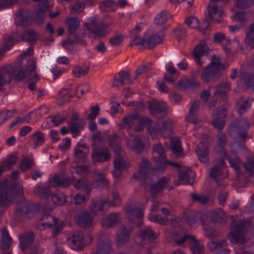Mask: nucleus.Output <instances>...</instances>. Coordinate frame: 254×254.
Segmentation results:
<instances>
[{
    "mask_svg": "<svg viewBox=\"0 0 254 254\" xmlns=\"http://www.w3.org/2000/svg\"><path fill=\"white\" fill-rule=\"evenodd\" d=\"M33 163V161L32 159L24 158L19 164V168L22 172H24L31 167Z\"/></svg>",
    "mask_w": 254,
    "mask_h": 254,
    "instance_id": "0e129e2a",
    "label": "nucleus"
},
{
    "mask_svg": "<svg viewBox=\"0 0 254 254\" xmlns=\"http://www.w3.org/2000/svg\"><path fill=\"white\" fill-rule=\"evenodd\" d=\"M240 78L247 86H254V73L248 72L242 73Z\"/></svg>",
    "mask_w": 254,
    "mask_h": 254,
    "instance_id": "09e8293b",
    "label": "nucleus"
},
{
    "mask_svg": "<svg viewBox=\"0 0 254 254\" xmlns=\"http://www.w3.org/2000/svg\"><path fill=\"white\" fill-rule=\"evenodd\" d=\"M121 215L118 213H113L103 218L101 224L103 227L109 229L116 227L118 222L120 220Z\"/></svg>",
    "mask_w": 254,
    "mask_h": 254,
    "instance_id": "393cba45",
    "label": "nucleus"
},
{
    "mask_svg": "<svg viewBox=\"0 0 254 254\" xmlns=\"http://www.w3.org/2000/svg\"><path fill=\"white\" fill-rule=\"evenodd\" d=\"M66 25L68 28V34L71 36L79 27L80 21L77 17H69L66 20Z\"/></svg>",
    "mask_w": 254,
    "mask_h": 254,
    "instance_id": "4c0bfd02",
    "label": "nucleus"
},
{
    "mask_svg": "<svg viewBox=\"0 0 254 254\" xmlns=\"http://www.w3.org/2000/svg\"><path fill=\"white\" fill-rule=\"evenodd\" d=\"M221 167L219 166H214L212 169L210 173V177L215 179L216 183L218 184V185H222V184L224 183V181L222 180H219V181L217 180L219 176H221Z\"/></svg>",
    "mask_w": 254,
    "mask_h": 254,
    "instance_id": "680f3d73",
    "label": "nucleus"
},
{
    "mask_svg": "<svg viewBox=\"0 0 254 254\" xmlns=\"http://www.w3.org/2000/svg\"><path fill=\"white\" fill-rule=\"evenodd\" d=\"M34 235L30 232L27 235L23 236L20 241V246L22 250L27 249L33 243Z\"/></svg>",
    "mask_w": 254,
    "mask_h": 254,
    "instance_id": "37998d69",
    "label": "nucleus"
},
{
    "mask_svg": "<svg viewBox=\"0 0 254 254\" xmlns=\"http://www.w3.org/2000/svg\"><path fill=\"white\" fill-rule=\"evenodd\" d=\"M227 242L225 240L220 241H212L208 243V246L211 252H221L226 249Z\"/></svg>",
    "mask_w": 254,
    "mask_h": 254,
    "instance_id": "c9c22d12",
    "label": "nucleus"
},
{
    "mask_svg": "<svg viewBox=\"0 0 254 254\" xmlns=\"http://www.w3.org/2000/svg\"><path fill=\"white\" fill-rule=\"evenodd\" d=\"M224 70V64L220 62L218 57L214 56L210 64L202 69L201 78L204 82L208 83L216 80Z\"/></svg>",
    "mask_w": 254,
    "mask_h": 254,
    "instance_id": "f03ea898",
    "label": "nucleus"
},
{
    "mask_svg": "<svg viewBox=\"0 0 254 254\" xmlns=\"http://www.w3.org/2000/svg\"><path fill=\"white\" fill-rule=\"evenodd\" d=\"M84 25L89 31L88 37H92L95 40L100 39L109 34V32L107 29L110 24L100 22L98 17H91L90 20Z\"/></svg>",
    "mask_w": 254,
    "mask_h": 254,
    "instance_id": "7ed1b4c3",
    "label": "nucleus"
},
{
    "mask_svg": "<svg viewBox=\"0 0 254 254\" xmlns=\"http://www.w3.org/2000/svg\"><path fill=\"white\" fill-rule=\"evenodd\" d=\"M85 6V3L84 0L76 2L71 7L70 9V13L72 14H77L82 12Z\"/></svg>",
    "mask_w": 254,
    "mask_h": 254,
    "instance_id": "6e6d98bb",
    "label": "nucleus"
},
{
    "mask_svg": "<svg viewBox=\"0 0 254 254\" xmlns=\"http://www.w3.org/2000/svg\"><path fill=\"white\" fill-rule=\"evenodd\" d=\"M194 173L189 168L182 170L178 173L179 181L181 184L191 185L194 182Z\"/></svg>",
    "mask_w": 254,
    "mask_h": 254,
    "instance_id": "a878e982",
    "label": "nucleus"
},
{
    "mask_svg": "<svg viewBox=\"0 0 254 254\" xmlns=\"http://www.w3.org/2000/svg\"><path fill=\"white\" fill-rule=\"evenodd\" d=\"M190 197L194 201L199 202L201 204H205L207 203L208 201V197L203 194L191 193Z\"/></svg>",
    "mask_w": 254,
    "mask_h": 254,
    "instance_id": "69168bd1",
    "label": "nucleus"
},
{
    "mask_svg": "<svg viewBox=\"0 0 254 254\" xmlns=\"http://www.w3.org/2000/svg\"><path fill=\"white\" fill-rule=\"evenodd\" d=\"M126 81L127 84L132 82L130 79L129 74L126 71H121L118 72L114 77L113 85L115 87H120L123 86Z\"/></svg>",
    "mask_w": 254,
    "mask_h": 254,
    "instance_id": "c85d7f7f",
    "label": "nucleus"
},
{
    "mask_svg": "<svg viewBox=\"0 0 254 254\" xmlns=\"http://www.w3.org/2000/svg\"><path fill=\"white\" fill-rule=\"evenodd\" d=\"M199 86V83L194 79H188L186 80H181L178 82L180 89L183 90L197 87Z\"/></svg>",
    "mask_w": 254,
    "mask_h": 254,
    "instance_id": "79ce46f5",
    "label": "nucleus"
},
{
    "mask_svg": "<svg viewBox=\"0 0 254 254\" xmlns=\"http://www.w3.org/2000/svg\"><path fill=\"white\" fill-rule=\"evenodd\" d=\"M15 20L17 24L22 27L29 26L33 22L31 12L26 9H21L17 12Z\"/></svg>",
    "mask_w": 254,
    "mask_h": 254,
    "instance_id": "9d476101",
    "label": "nucleus"
},
{
    "mask_svg": "<svg viewBox=\"0 0 254 254\" xmlns=\"http://www.w3.org/2000/svg\"><path fill=\"white\" fill-rule=\"evenodd\" d=\"M190 248L193 254H202L203 253V246L200 245L195 238L193 239Z\"/></svg>",
    "mask_w": 254,
    "mask_h": 254,
    "instance_id": "864d4df0",
    "label": "nucleus"
},
{
    "mask_svg": "<svg viewBox=\"0 0 254 254\" xmlns=\"http://www.w3.org/2000/svg\"><path fill=\"white\" fill-rule=\"evenodd\" d=\"M112 250L111 242L107 240L106 242L100 241L97 246L95 251L91 254H110Z\"/></svg>",
    "mask_w": 254,
    "mask_h": 254,
    "instance_id": "2f4dec72",
    "label": "nucleus"
},
{
    "mask_svg": "<svg viewBox=\"0 0 254 254\" xmlns=\"http://www.w3.org/2000/svg\"><path fill=\"white\" fill-rule=\"evenodd\" d=\"M158 173V172L155 173L150 172L146 174L145 176L136 179L143 180L145 187L147 188V186H149V192L151 194L155 195L162 192L166 188L169 182L166 177H163L157 183H153V180L151 177V175H156Z\"/></svg>",
    "mask_w": 254,
    "mask_h": 254,
    "instance_id": "20e7f679",
    "label": "nucleus"
},
{
    "mask_svg": "<svg viewBox=\"0 0 254 254\" xmlns=\"http://www.w3.org/2000/svg\"><path fill=\"white\" fill-rule=\"evenodd\" d=\"M17 153L14 152L9 155L6 160L0 162V164H2L6 170H9L16 164L18 158L17 156Z\"/></svg>",
    "mask_w": 254,
    "mask_h": 254,
    "instance_id": "a18cd8bd",
    "label": "nucleus"
},
{
    "mask_svg": "<svg viewBox=\"0 0 254 254\" xmlns=\"http://www.w3.org/2000/svg\"><path fill=\"white\" fill-rule=\"evenodd\" d=\"M36 63L33 60H30L29 63L28 69V79L30 81L28 88L30 90H34L36 87V82L39 80L38 75L35 71Z\"/></svg>",
    "mask_w": 254,
    "mask_h": 254,
    "instance_id": "dca6fc26",
    "label": "nucleus"
},
{
    "mask_svg": "<svg viewBox=\"0 0 254 254\" xmlns=\"http://www.w3.org/2000/svg\"><path fill=\"white\" fill-rule=\"evenodd\" d=\"M72 247L74 250H80L85 246V236L82 232L74 233L70 238Z\"/></svg>",
    "mask_w": 254,
    "mask_h": 254,
    "instance_id": "bb28decb",
    "label": "nucleus"
},
{
    "mask_svg": "<svg viewBox=\"0 0 254 254\" xmlns=\"http://www.w3.org/2000/svg\"><path fill=\"white\" fill-rule=\"evenodd\" d=\"M12 70L10 68L4 67L0 70V89L6 83L11 81Z\"/></svg>",
    "mask_w": 254,
    "mask_h": 254,
    "instance_id": "e433bc0d",
    "label": "nucleus"
},
{
    "mask_svg": "<svg viewBox=\"0 0 254 254\" xmlns=\"http://www.w3.org/2000/svg\"><path fill=\"white\" fill-rule=\"evenodd\" d=\"M209 18L214 22H219L222 20V11L220 8L213 3H210L207 6Z\"/></svg>",
    "mask_w": 254,
    "mask_h": 254,
    "instance_id": "412c9836",
    "label": "nucleus"
},
{
    "mask_svg": "<svg viewBox=\"0 0 254 254\" xmlns=\"http://www.w3.org/2000/svg\"><path fill=\"white\" fill-rule=\"evenodd\" d=\"M74 154L76 160L84 163L87 160L88 153L79 148H75Z\"/></svg>",
    "mask_w": 254,
    "mask_h": 254,
    "instance_id": "bf43d9fd",
    "label": "nucleus"
},
{
    "mask_svg": "<svg viewBox=\"0 0 254 254\" xmlns=\"http://www.w3.org/2000/svg\"><path fill=\"white\" fill-rule=\"evenodd\" d=\"M229 133L231 135L236 133L238 138L242 141H245L250 138L248 134V129L250 123L247 120L235 121L230 125Z\"/></svg>",
    "mask_w": 254,
    "mask_h": 254,
    "instance_id": "423d86ee",
    "label": "nucleus"
},
{
    "mask_svg": "<svg viewBox=\"0 0 254 254\" xmlns=\"http://www.w3.org/2000/svg\"><path fill=\"white\" fill-rule=\"evenodd\" d=\"M89 70V67L82 69L80 65H75L72 70V73L75 77L80 78L86 75Z\"/></svg>",
    "mask_w": 254,
    "mask_h": 254,
    "instance_id": "4d7b16f0",
    "label": "nucleus"
},
{
    "mask_svg": "<svg viewBox=\"0 0 254 254\" xmlns=\"http://www.w3.org/2000/svg\"><path fill=\"white\" fill-rule=\"evenodd\" d=\"M34 192L41 198H47L51 195L49 187L47 184L38 185L34 189Z\"/></svg>",
    "mask_w": 254,
    "mask_h": 254,
    "instance_id": "72a5a7b5",
    "label": "nucleus"
},
{
    "mask_svg": "<svg viewBox=\"0 0 254 254\" xmlns=\"http://www.w3.org/2000/svg\"><path fill=\"white\" fill-rule=\"evenodd\" d=\"M31 60L27 61L26 65L25 70H23L22 66L21 63H19L18 65L14 66H8L7 68H10L12 70V76H11V80L14 78L17 81H20L23 80L25 77H28L27 71L29 68V63Z\"/></svg>",
    "mask_w": 254,
    "mask_h": 254,
    "instance_id": "f3484780",
    "label": "nucleus"
},
{
    "mask_svg": "<svg viewBox=\"0 0 254 254\" xmlns=\"http://www.w3.org/2000/svg\"><path fill=\"white\" fill-rule=\"evenodd\" d=\"M23 40L35 43L37 41V33L33 29H29L23 36Z\"/></svg>",
    "mask_w": 254,
    "mask_h": 254,
    "instance_id": "052dcab7",
    "label": "nucleus"
},
{
    "mask_svg": "<svg viewBox=\"0 0 254 254\" xmlns=\"http://www.w3.org/2000/svg\"><path fill=\"white\" fill-rule=\"evenodd\" d=\"M69 128L72 134L76 135L79 134L85 125L84 119L79 118L77 113H73L72 115L70 122L68 123Z\"/></svg>",
    "mask_w": 254,
    "mask_h": 254,
    "instance_id": "ddd939ff",
    "label": "nucleus"
},
{
    "mask_svg": "<svg viewBox=\"0 0 254 254\" xmlns=\"http://www.w3.org/2000/svg\"><path fill=\"white\" fill-rule=\"evenodd\" d=\"M173 127V121L171 119H168L163 121L162 123V128L160 130V133L162 136L164 137H169L172 132Z\"/></svg>",
    "mask_w": 254,
    "mask_h": 254,
    "instance_id": "ea45409f",
    "label": "nucleus"
},
{
    "mask_svg": "<svg viewBox=\"0 0 254 254\" xmlns=\"http://www.w3.org/2000/svg\"><path fill=\"white\" fill-rule=\"evenodd\" d=\"M42 220L45 221L43 224L45 226H47L49 228L55 226L52 232L54 237L59 235L62 229V226L58 224V219L57 218L50 215H45L42 218Z\"/></svg>",
    "mask_w": 254,
    "mask_h": 254,
    "instance_id": "6ab92c4d",
    "label": "nucleus"
},
{
    "mask_svg": "<svg viewBox=\"0 0 254 254\" xmlns=\"http://www.w3.org/2000/svg\"><path fill=\"white\" fill-rule=\"evenodd\" d=\"M32 140L36 146H40L45 142V135L40 131H36L32 135Z\"/></svg>",
    "mask_w": 254,
    "mask_h": 254,
    "instance_id": "5fc2aeb1",
    "label": "nucleus"
},
{
    "mask_svg": "<svg viewBox=\"0 0 254 254\" xmlns=\"http://www.w3.org/2000/svg\"><path fill=\"white\" fill-rule=\"evenodd\" d=\"M127 144L131 150L137 153L141 152L145 147L140 136H135L132 140H127Z\"/></svg>",
    "mask_w": 254,
    "mask_h": 254,
    "instance_id": "c756f323",
    "label": "nucleus"
},
{
    "mask_svg": "<svg viewBox=\"0 0 254 254\" xmlns=\"http://www.w3.org/2000/svg\"><path fill=\"white\" fill-rule=\"evenodd\" d=\"M74 187L76 189H84L87 192H90L91 190V183L85 179L77 180L74 184Z\"/></svg>",
    "mask_w": 254,
    "mask_h": 254,
    "instance_id": "8fccbe9b",
    "label": "nucleus"
},
{
    "mask_svg": "<svg viewBox=\"0 0 254 254\" xmlns=\"http://www.w3.org/2000/svg\"><path fill=\"white\" fill-rule=\"evenodd\" d=\"M14 199L13 189L12 190L6 189L4 192L0 193V207L7 208L13 203Z\"/></svg>",
    "mask_w": 254,
    "mask_h": 254,
    "instance_id": "5701e85b",
    "label": "nucleus"
},
{
    "mask_svg": "<svg viewBox=\"0 0 254 254\" xmlns=\"http://www.w3.org/2000/svg\"><path fill=\"white\" fill-rule=\"evenodd\" d=\"M75 221L80 227L86 228H89L93 222L90 214L86 211L78 213L75 217Z\"/></svg>",
    "mask_w": 254,
    "mask_h": 254,
    "instance_id": "aec40b11",
    "label": "nucleus"
},
{
    "mask_svg": "<svg viewBox=\"0 0 254 254\" xmlns=\"http://www.w3.org/2000/svg\"><path fill=\"white\" fill-rule=\"evenodd\" d=\"M164 35L163 33H156L150 36L147 40H145V43H146L148 49H152L155 46L163 41Z\"/></svg>",
    "mask_w": 254,
    "mask_h": 254,
    "instance_id": "58836bf2",
    "label": "nucleus"
},
{
    "mask_svg": "<svg viewBox=\"0 0 254 254\" xmlns=\"http://www.w3.org/2000/svg\"><path fill=\"white\" fill-rule=\"evenodd\" d=\"M249 226L250 222L246 220L232 222L231 230L228 236V238L231 243H243L242 233L247 231Z\"/></svg>",
    "mask_w": 254,
    "mask_h": 254,
    "instance_id": "39448f33",
    "label": "nucleus"
},
{
    "mask_svg": "<svg viewBox=\"0 0 254 254\" xmlns=\"http://www.w3.org/2000/svg\"><path fill=\"white\" fill-rule=\"evenodd\" d=\"M254 4V0H237L236 6L240 9H245Z\"/></svg>",
    "mask_w": 254,
    "mask_h": 254,
    "instance_id": "774afa93",
    "label": "nucleus"
},
{
    "mask_svg": "<svg viewBox=\"0 0 254 254\" xmlns=\"http://www.w3.org/2000/svg\"><path fill=\"white\" fill-rule=\"evenodd\" d=\"M158 235L155 233L150 227H145L140 230L138 237L142 242H148L150 248L154 247V242Z\"/></svg>",
    "mask_w": 254,
    "mask_h": 254,
    "instance_id": "4468645a",
    "label": "nucleus"
},
{
    "mask_svg": "<svg viewBox=\"0 0 254 254\" xmlns=\"http://www.w3.org/2000/svg\"><path fill=\"white\" fill-rule=\"evenodd\" d=\"M140 31L141 28L138 26H136L135 27L130 31L132 41L130 44V46H131L133 44L136 46H143L144 45L145 39L144 38H139Z\"/></svg>",
    "mask_w": 254,
    "mask_h": 254,
    "instance_id": "f704fd0d",
    "label": "nucleus"
},
{
    "mask_svg": "<svg viewBox=\"0 0 254 254\" xmlns=\"http://www.w3.org/2000/svg\"><path fill=\"white\" fill-rule=\"evenodd\" d=\"M167 154L165 148L160 143L154 144L152 146V161L156 166L151 167L147 159H143L138 171L132 176L133 179H139L145 176L147 173H155L158 169H163L165 163L167 162Z\"/></svg>",
    "mask_w": 254,
    "mask_h": 254,
    "instance_id": "f257e3e1",
    "label": "nucleus"
},
{
    "mask_svg": "<svg viewBox=\"0 0 254 254\" xmlns=\"http://www.w3.org/2000/svg\"><path fill=\"white\" fill-rule=\"evenodd\" d=\"M124 38V37L123 35L117 34L109 38V42L112 46H118L123 42Z\"/></svg>",
    "mask_w": 254,
    "mask_h": 254,
    "instance_id": "338daca9",
    "label": "nucleus"
},
{
    "mask_svg": "<svg viewBox=\"0 0 254 254\" xmlns=\"http://www.w3.org/2000/svg\"><path fill=\"white\" fill-rule=\"evenodd\" d=\"M108 141L111 147L114 149V151L117 155H120L121 148L120 147L121 137L118 134L114 133L109 136Z\"/></svg>",
    "mask_w": 254,
    "mask_h": 254,
    "instance_id": "7c9ffc66",
    "label": "nucleus"
},
{
    "mask_svg": "<svg viewBox=\"0 0 254 254\" xmlns=\"http://www.w3.org/2000/svg\"><path fill=\"white\" fill-rule=\"evenodd\" d=\"M148 109L151 115L158 120L162 118L167 114V108L163 103L158 102H149Z\"/></svg>",
    "mask_w": 254,
    "mask_h": 254,
    "instance_id": "9b49d317",
    "label": "nucleus"
},
{
    "mask_svg": "<svg viewBox=\"0 0 254 254\" xmlns=\"http://www.w3.org/2000/svg\"><path fill=\"white\" fill-rule=\"evenodd\" d=\"M170 148L175 154L179 155L183 150L180 140L176 138H172L170 142Z\"/></svg>",
    "mask_w": 254,
    "mask_h": 254,
    "instance_id": "3c124183",
    "label": "nucleus"
},
{
    "mask_svg": "<svg viewBox=\"0 0 254 254\" xmlns=\"http://www.w3.org/2000/svg\"><path fill=\"white\" fill-rule=\"evenodd\" d=\"M196 153L199 161L203 163L209 162V149L205 143L201 142L198 144L195 149Z\"/></svg>",
    "mask_w": 254,
    "mask_h": 254,
    "instance_id": "cd10ccee",
    "label": "nucleus"
},
{
    "mask_svg": "<svg viewBox=\"0 0 254 254\" xmlns=\"http://www.w3.org/2000/svg\"><path fill=\"white\" fill-rule=\"evenodd\" d=\"M133 231L131 227L126 226L122 225L119 229L116 234V245L118 248H121L127 244L130 239V235Z\"/></svg>",
    "mask_w": 254,
    "mask_h": 254,
    "instance_id": "1a4fd4ad",
    "label": "nucleus"
},
{
    "mask_svg": "<svg viewBox=\"0 0 254 254\" xmlns=\"http://www.w3.org/2000/svg\"><path fill=\"white\" fill-rule=\"evenodd\" d=\"M53 186L55 187L65 188L69 186L71 183L69 178H64L59 175L53 178Z\"/></svg>",
    "mask_w": 254,
    "mask_h": 254,
    "instance_id": "c03bdc74",
    "label": "nucleus"
},
{
    "mask_svg": "<svg viewBox=\"0 0 254 254\" xmlns=\"http://www.w3.org/2000/svg\"><path fill=\"white\" fill-rule=\"evenodd\" d=\"M12 242L6 228L3 229L1 234V248L3 250L9 249Z\"/></svg>",
    "mask_w": 254,
    "mask_h": 254,
    "instance_id": "49530a36",
    "label": "nucleus"
},
{
    "mask_svg": "<svg viewBox=\"0 0 254 254\" xmlns=\"http://www.w3.org/2000/svg\"><path fill=\"white\" fill-rule=\"evenodd\" d=\"M143 216L142 210L137 207H128L126 212V217L130 225V227L132 228L135 226L139 227L141 226Z\"/></svg>",
    "mask_w": 254,
    "mask_h": 254,
    "instance_id": "0eeeda50",
    "label": "nucleus"
},
{
    "mask_svg": "<svg viewBox=\"0 0 254 254\" xmlns=\"http://www.w3.org/2000/svg\"><path fill=\"white\" fill-rule=\"evenodd\" d=\"M95 182L97 185L101 186L109 183V181L103 173L98 172L95 174Z\"/></svg>",
    "mask_w": 254,
    "mask_h": 254,
    "instance_id": "e2e57ef3",
    "label": "nucleus"
},
{
    "mask_svg": "<svg viewBox=\"0 0 254 254\" xmlns=\"http://www.w3.org/2000/svg\"><path fill=\"white\" fill-rule=\"evenodd\" d=\"M209 49L205 41H201L200 43L197 45L193 49L192 54L195 62L200 65L202 63L200 60V58L203 55L208 54Z\"/></svg>",
    "mask_w": 254,
    "mask_h": 254,
    "instance_id": "a211bd4d",
    "label": "nucleus"
},
{
    "mask_svg": "<svg viewBox=\"0 0 254 254\" xmlns=\"http://www.w3.org/2000/svg\"><path fill=\"white\" fill-rule=\"evenodd\" d=\"M35 205L30 202L24 200L19 202L16 206L14 213L15 217L17 219H21L26 214L33 211Z\"/></svg>",
    "mask_w": 254,
    "mask_h": 254,
    "instance_id": "f8f14e48",
    "label": "nucleus"
},
{
    "mask_svg": "<svg viewBox=\"0 0 254 254\" xmlns=\"http://www.w3.org/2000/svg\"><path fill=\"white\" fill-rule=\"evenodd\" d=\"M230 89V86L226 82H222L215 87L214 95L216 97H220L225 99L227 97V93Z\"/></svg>",
    "mask_w": 254,
    "mask_h": 254,
    "instance_id": "473e14b6",
    "label": "nucleus"
},
{
    "mask_svg": "<svg viewBox=\"0 0 254 254\" xmlns=\"http://www.w3.org/2000/svg\"><path fill=\"white\" fill-rule=\"evenodd\" d=\"M51 122L55 126H58L65 122L67 119V116L65 115H61L60 113H57L53 116H50Z\"/></svg>",
    "mask_w": 254,
    "mask_h": 254,
    "instance_id": "603ef678",
    "label": "nucleus"
},
{
    "mask_svg": "<svg viewBox=\"0 0 254 254\" xmlns=\"http://www.w3.org/2000/svg\"><path fill=\"white\" fill-rule=\"evenodd\" d=\"M18 33L16 32H12L10 35H6L3 40V46L1 49L4 51H8L13 46L15 38L18 36Z\"/></svg>",
    "mask_w": 254,
    "mask_h": 254,
    "instance_id": "a19ab883",
    "label": "nucleus"
},
{
    "mask_svg": "<svg viewBox=\"0 0 254 254\" xmlns=\"http://www.w3.org/2000/svg\"><path fill=\"white\" fill-rule=\"evenodd\" d=\"M112 199L111 201L108 200L107 203L110 206L116 207L121 205V200L118 191L113 190L112 192Z\"/></svg>",
    "mask_w": 254,
    "mask_h": 254,
    "instance_id": "13d9d810",
    "label": "nucleus"
},
{
    "mask_svg": "<svg viewBox=\"0 0 254 254\" xmlns=\"http://www.w3.org/2000/svg\"><path fill=\"white\" fill-rule=\"evenodd\" d=\"M108 199L101 198L94 199L91 201L90 209L94 214L102 215L105 213L104 205L107 203Z\"/></svg>",
    "mask_w": 254,
    "mask_h": 254,
    "instance_id": "b1692460",
    "label": "nucleus"
},
{
    "mask_svg": "<svg viewBox=\"0 0 254 254\" xmlns=\"http://www.w3.org/2000/svg\"><path fill=\"white\" fill-rule=\"evenodd\" d=\"M37 2L39 3L34 10L35 15L32 18L36 24L40 25L44 23L47 13L51 11L47 0H38Z\"/></svg>",
    "mask_w": 254,
    "mask_h": 254,
    "instance_id": "6e6552de",
    "label": "nucleus"
},
{
    "mask_svg": "<svg viewBox=\"0 0 254 254\" xmlns=\"http://www.w3.org/2000/svg\"><path fill=\"white\" fill-rule=\"evenodd\" d=\"M171 15L166 10H163L155 16L154 22L156 25H161L167 21Z\"/></svg>",
    "mask_w": 254,
    "mask_h": 254,
    "instance_id": "de8ad7c7",
    "label": "nucleus"
},
{
    "mask_svg": "<svg viewBox=\"0 0 254 254\" xmlns=\"http://www.w3.org/2000/svg\"><path fill=\"white\" fill-rule=\"evenodd\" d=\"M139 119V115L135 112L132 114H128L124 117L119 124V128L121 129L128 128H131L135 125V121Z\"/></svg>",
    "mask_w": 254,
    "mask_h": 254,
    "instance_id": "4be33fe9",
    "label": "nucleus"
},
{
    "mask_svg": "<svg viewBox=\"0 0 254 254\" xmlns=\"http://www.w3.org/2000/svg\"><path fill=\"white\" fill-rule=\"evenodd\" d=\"M92 158L93 162H105L110 159L111 155L109 151L106 147H94L92 149Z\"/></svg>",
    "mask_w": 254,
    "mask_h": 254,
    "instance_id": "2eb2a0df",
    "label": "nucleus"
}]
</instances>
